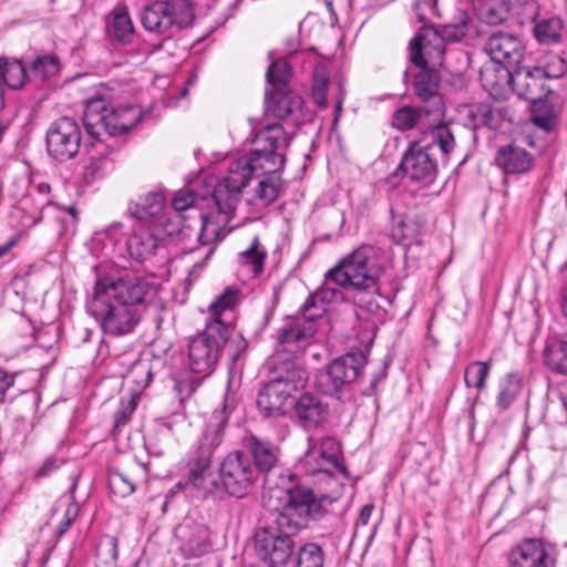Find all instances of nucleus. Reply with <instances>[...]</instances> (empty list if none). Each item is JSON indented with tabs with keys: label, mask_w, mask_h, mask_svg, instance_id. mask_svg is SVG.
Listing matches in <instances>:
<instances>
[{
	"label": "nucleus",
	"mask_w": 567,
	"mask_h": 567,
	"mask_svg": "<svg viewBox=\"0 0 567 567\" xmlns=\"http://www.w3.org/2000/svg\"><path fill=\"white\" fill-rule=\"evenodd\" d=\"M233 409L229 396L226 394L223 409L214 411L212 421L198 446L189 452L186 484L198 491L204 497L244 498L259 477L250 457L243 451L230 452L221 460L218 466V477L212 472V461L224 440V429Z\"/></svg>",
	"instance_id": "f257e3e1"
},
{
	"label": "nucleus",
	"mask_w": 567,
	"mask_h": 567,
	"mask_svg": "<svg viewBox=\"0 0 567 567\" xmlns=\"http://www.w3.org/2000/svg\"><path fill=\"white\" fill-rule=\"evenodd\" d=\"M287 501L272 514L266 526L258 528L254 537L257 557L267 567H286L296 551L295 537L308 527L310 520H319L326 509L311 487L296 484L286 489Z\"/></svg>",
	"instance_id": "f03ea898"
},
{
	"label": "nucleus",
	"mask_w": 567,
	"mask_h": 567,
	"mask_svg": "<svg viewBox=\"0 0 567 567\" xmlns=\"http://www.w3.org/2000/svg\"><path fill=\"white\" fill-rule=\"evenodd\" d=\"M251 143L255 148L229 163L227 176L219 181L213 190V199L219 214L235 212L243 189L250 177L259 169H282L286 155L281 152L289 145V138L280 123H274L259 130Z\"/></svg>",
	"instance_id": "7ed1b4c3"
},
{
	"label": "nucleus",
	"mask_w": 567,
	"mask_h": 567,
	"mask_svg": "<svg viewBox=\"0 0 567 567\" xmlns=\"http://www.w3.org/2000/svg\"><path fill=\"white\" fill-rule=\"evenodd\" d=\"M247 348L248 341L231 324L210 320L202 332L189 340L188 367L193 373L206 378L215 371L224 353L233 368Z\"/></svg>",
	"instance_id": "20e7f679"
},
{
	"label": "nucleus",
	"mask_w": 567,
	"mask_h": 567,
	"mask_svg": "<svg viewBox=\"0 0 567 567\" xmlns=\"http://www.w3.org/2000/svg\"><path fill=\"white\" fill-rule=\"evenodd\" d=\"M143 112L134 104L110 105L101 96H94L85 102L83 125L86 133L99 140L102 133L109 136L122 135L142 120Z\"/></svg>",
	"instance_id": "39448f33"
},
{
	"label": "nucleus",
	"mask_w": 567,
	"mask_h": 567,
	"mask_svg": "<svg viewBox=\"0 0 567 567\" xmlns=\"http://www.w3.org/2000/svg\"><path fill=\"white\" fill-rule=\"evenodd\" d=\"M363 351L347 352L331 362L316 375V389L326 396L342 403L351 402L354 398L353 383L367 364Z\"/></svg>",
	"instance_id": "423d86ee"
},
{
	"label": "nucleus",
	"mask_w": 567,
	"mask_h": 567,
	"mask_svg": "<svg viewBox=\"0 0 567 567\" xmlns=\"http://www.w3.org/2000/svg\"><path fill=\"white\" fill-rule=\"evenodd\" d=\"M382 271L373 247L362 246L329 269L327 277L341 289L365 291L377 289Z\"/></svg>",
	"instance_id": "0eeeda50"
},
{
	"label": "nucleus",
	"mask_w": 567,
	"mask_h": 567,
	"mask_svg": "<svg viewBox=\"0 0 567 567\" xmlns=\"http://www.w3.org/2000/svg\"><path fill=\"white\" fill-rule=\"evenodd\" d=\"M93 291L143 312L153 297L154 285L125 268L112 267L97 274Z\"/></svg>",
	"instance_id": "6e6552de"
},
{
	"label": "nucleus",
	"mask_w": 567,
	"mask_h": 567,
	"mask_svg": "<svg viewBox=\"0 0 567 567\" xmlns=\"http://www.w3.org/2000/svg\"><path fill=\"white\" fill-rule=\"evenodd\" d=\"M308 381L307 371L292 362L285 363L258 391L256 404L266 417L281 416L285 405L293 392L303 389Z\"/></svg>",
	"instance_id": "1a4fd4ad"
},
{
	"label": "nucleus",
	"mask_w": 567,
	"mask_h": 567,
	"mask_svg": "<svg viewBox=\"0 0 567 567\" xmlns=\"http://www.w3.org/2000/svg\"><path fill=\"white\" fill-rule=\"evenodd\" d=\"M421 39V35H415L409 43V60L420 69L413 81L414 94L427 106L443 113V102L439 94L441 75L436 69L443 60L439 61L430 48L420 42Z\"/></svg>",
	"instance_id": "9d476101"
},
{
	"label": "nucleus",
	"mask_w": 567,
	"mask_h": 567,
	"mask_svg": "<svg viewBox=\"0 0 567 567\" xmlns=\"http://www.w3.org/2000/svg\"><path fill=\"white\" fill-rule=\"evenodd\" d=\"M86 310L99 322L105 334L115 337L132 333L143 313L94 291L86 302Z\"/></svg>",
	"instance_id": "9b49d317"
},
{
	"label": "nucleus",
	"mask_w": 567,
	"mask_h": 567,
	"mask_svg": "<svg viewBox=\"0 0 567 567\" xmlns=\"http://www.w3.org/2000/svg\"><path fill=\"white\" fill-rule=\"evenodd\" d=\"M194 19L195 11L190 0L154 1L141 13V22L145 30L163 35L171 34L174 27H190Z\"/></svg>",
	"instance_id": "f8f14e48"
},
{
	"label": "nucleus",
	"mask_w": 567,
	"mask_h": 567,
	"mask_svg": "<svg viewBox=\"0 0 567 567\" xmlns=\"http://www.w3.org/2000/svg\"><path fill=\"white\" fill-rule=\"evenodd\" d=\"M82 131L79 123L69 116L53 121L45 135L47 151L59 163L73 159L80 151Z\"/></svg>",
	"instance_id": "ddd939ff"
},
{
	"label": "nucleus",
	"mask_w": 567,
	"mask_h": 567,
	"mask_svg": "<svg viewBox=\"0 0 567 567\" xmlns=\"http://www.w3.org/2000/svg\"><path fill=\"white\" fill-rule=\"evenodd\" d=\"M339 455L340 447L333 437L327 436L319 442L309 439V447L300 460V467L307 475L324 473L331 476L339 471L347 476L348 471L340 464Z\"/></svg>",
	"instance_id": "4468645a"
},
{
	"label": "nucleus",
	"mask_w": 567,
	"mask_h": 567,
	"mask_svg": "<svg viewBox=\"0 0 567 567\" xmlns=\"http://www.w3.org/2000/svg\"><path fill=\"white\" fill-rule=\"evenodd\" d=\"M225 236L223 227L214 223L208 215L194 209L187 214L176 240L183 244L185 249L194 251L199 246H214Z\"/></svg>",
	"instance_id": "2eb2a0df"
},
{
	"label": "nucleus",
	"mask_w": 567,
	"mask_h": 567,
	"mask_svg": "<svg viewBox=\"0 0 567 567\" xmlns=\"http://www.w3.org/2000/svg\"><path fill=\"white\" fill-rule=\"evenodd\" d=\"M432 151L433 145L431 144L422 146L419 142L411 143L404 152L398 169L412 182L423 186L433 184L439 169Z\"/></svg>",
	"instance_id": "dca6fc26"
},
{
	"label": "nucleus",
	"mask_w": 567,
	"mask_h": 567,
	"mask_svg": "<svg viewBox=\"0 0 567 567\" xmlns=\"http://www.w3.org/2000/svg\"><path fill=\"white\" fill-rule=\"evenodd\" d=\"M473 24V19L465 11H460L454 21L439 28H423L415 35H421L420 42L425 43L440 61L445 53L444 44L462 41Z\"/></svg>",
	"instance_id": "f3484780"
},
{
	"label": "nucleus",
	"mask_w": 567,
	"mask_h": 567,
	"mask_svg": "<svg viewBox=\"0 0 567 567\" xmlns=\"http://www.w3.org/2000/svg\"><path fill=\"white\" fill-rule=\"evenodd\" d=\"M504 78L513 91L522 99L535 102L547 93L546 80L549 78L542 66H524L522 63L506 72Z\"/></svg>",
	"instance_id": "a211bd4d"
},
{
	"label": "nucleus",
	"mask_w": 567,
	"mask_h": 567,
	"mask_svg": "<svg viewBox=\"0 0 567 567\" xmlns=\"http://www.w3.org/2000/svg\"><path fill=\"white\" fill-rule=\"evenodd\" d=\"M485 52L499 64L504 74L519 65L524 59L525 47L515 35L505 32L492 33L484 45Z\"/></svg>",
	"instance_id": "6ab92c4d"
},
{
	"label": "nucleus",
	"mask_w": 567,
	"mask_h": 567,
	"mask_svg": "<svg viewBox=\"0 0 567 567\" xmlns=\"http://www.w3.org/2000/svg\"><path fill=\"white\" fill-rule=\"evenodd\" d=\"M316 331L311 320L290 319L277 330V350L295 355L311 342Z\"/></svg>",
	"instance_id": "aec40b11"
},
{
	"label": "nucleus",
	"mask_w": 567,
	"mask_h": 567,
	"mask_svg": "<svg viewBox=\"0 0 567 567\" xmlns=\"http://www.w3.org/2000/svg\"><path fill=\"white\" fill-rule=\"evenodd\" d=\"M175 535L186 557H200L210 549L209 529L204 524L185 519L175 528Z\"/></svg>",
	"instance_id": "412c9836"
},
{
	"label": "nucleus",
	"mask_w": 567,
	"mask_h": 567,
	"mask_svg": "<svg viewBox=\"0 0 567 567\" xmlns=\"http://www.w3.org/2000/svg\"><path fill=\"white\" fill-rule=\"evenodd\" d=\"M243 443L258 476L267 475L278 465L280 449L269 440L249 434Z\"/></svg>",
	"instance_id": "4be33fe9"
},
{
	"label": "nucleus",
	"mask_w": 567,
	"mask_h": 567,
	"mask_svg": "<svg viewBox=\"0 0 567 567\" xmlns=\"http://www.w3.org/2000/svg\"><path fill=\"white\" fill-rule=\"evenodd\" d=\"M293 411L298 424L306 431L322 426L329 416V405L309 392L302 393L296 400Z\"/></svg>",
	"instance_id": "5701e85b"
},
{
	"label": "nucleus",
	"mask_w": 567,
	"mask_h": 567,
	"mask_svg": "<svg viewBox=\"0 0 567 567\" xmlns=\"http://www.w3.org/2000/svg\"><path fill=\"white\" fill-rule=\"evenodd\" d=\"M511 567H555V559L548 555L537 539H526L509 555Z\"/></svg>",
	"instance_id": "b1692460"
},
{
	"label": "nucleus",
	"mask_w": 567,
	"mask_h": 567,
	"mask_svg": "<svg viewBox=\"0 0 567 567\" xmlns=\"http://www.w3.org/2000/svg\"><path fill=\"white\" fill-rule=\"evenodd\" d=\"M303 100L291 86L265 90L267 112L277 118H286L302 107Z\"/></svg>",
	"instance_id": "393cba45"
},
{
	"label": "nucleus",
	"mask_w": 567,
	"mask_h": 567,
	"mask_svg": "<svg viewBox=\"0 0 567 567\" xmlns=\"http://www.w3.org/2000/svg\"><path fill=\"white\" fill-rule=\"evenodd\" d=\"M125 246L128 258L143 264L157 255L162 241L148 229L140 228L128 236Z\"/></svg>",
	"instance_id": "a878e982"
},
{
	"label": "nucleus",
	"mask_w": 567,
	"mask_h": 567,
	"mask_svg": "<svg viewBox=\"0 0 567 567\" xmlns=\"http://www.w3.org/2000/svg\"><path fill=\"white\" fill-rule=\"evenodd\" d=\"M494 162L505 174H523L532 168L534 159L525 148L508 144L498 148Z\"/></svg>",
	"instance_id": "bb28decb"
},
{
	"label": "nucleus",
	"mask_w": 567,
	"mask_h": 567,
	"mask_svg": "<svg viewBox=\"0 0 567 567\" xmlns=\"http://www.w3.org/2000/svg\"><path fill=\"white\" fill-rule=\"evenodd\" d=\"M443 113L433 110L427 105L402 106L392 116V125L400 131H409L415 127H423L429 124L430 117H440Z\"/></svg>",
	"instance_id": "cd10ccee"
},
{
	"label": "nucleus",
	"mask_w": 567,
	"mask_h": 567,
	"mask_svg": "<svg viewBox=\"0 0 567 567\" xmlns=\"http://www.w3.org/2000/svg\"><path fill=\"white\" fill-rule=\"evenodd\" d=\"M280 171L281 169H259L258 173L250 177V179H258L255 189V198L265 206L276 202L284 190Z\"/></svg>",
	"instance_id": "c85d7f7f"
},
{
	"label": "nucleus",
	"mask_w": 567,
	"mask_h": 567,
	"mask_svg": "<svg viewBox=\"0 0 567 567\" xmlns=\"http://www.w3.org/2000/svg\"><path fill=\"white\" fill-rule=\"evenodd\" d=\"M165 205V195L162 190H151L136 200H131L128 214L137 220H147L158 215Z\"/></svg>",
	"instance_id": "c756f323"
},
{
	"label": "nucleus",
	"mask_w": 567,
	"mask_h": 567,
	"mask_svg": "<svg viewBox=\"0 0 567 567\" xmlns=\"http://www.w3.org/2000/svg\"><path fill=\"white\" fill-rule=\"evenodd\" d=\"M109 39L118 44H130L135 37V30L130 14L125 9L114 10L106 20Z\"/></svg>",
	"instance_id": "7c9ffc66"
},
{
	"label": "nucleus",
	"mask_w": 567,
	"mask_h": 567,
	"mask_svg": "<svg viewBox=\"0 0 567 567\" xmlns=\"http://www.w3.org/2000/svg\"><path fill=\"white\" fill-rule=\"evenodd\" d=\"M29 79V72L22 60L17 58L0 56V81L12 90L24 86Z\"/></svg>",
	"instance_id": "2f4dec72"
},
{
	"label": "nucleus",
	"mask_w": 567,
	"mask_h": 567,
	"mask_svg": "<svg viewBox=\"0 0 567 567\" xmlns=\"http://www.w3.org/2000/svg\"><path fill=\"white\" fill-rule=\"evenodd\" d=\"M491 368V361H473L468 363L464 371V383L466 388H475L478 392L484 391ZM478 400L480 393H477L471 406L470 414L472 417L474 416V405Z\"/></svg>",
	"instance_id": "473e14b6"
},
{
	"label": "nucleus",
	"mask_w": 567,
	"mask_h": 567,
	"mask_svg": "<svg viewBox=\"0 0 567 567\" xmlns=\"http://www.w3.org/2000/svg\"><path fill=\"white\" fill-rule=\"evenodd\" d=\"M467 117L471 120L474 128L488 127L497 130L503 121L501 110L495 109L489 103H478L470 107Z\"/></svg>",
	"instance_id": "72a5a7b5"
},
{
	"label": "nucleus",
	"mask_w": 567,
	"mask_h": 567,
	"mask_svg": "<svg viewBox=\"0 0 567 567\" xmlns=\"http://www.w3.org/2000/svg\"><path fill=\"white\" fill-rule=\"evenodd\" d=\"M534 37L540 44H554L560 41L564 24L559 17H534Z\"/></svg>",
	"instance_id": "f704fd0d"
},
{
	"label": "nucleus",
	"mask_w": 567,
	"mask_h": 567,
	"mask_svg": "<svg viewBox=\"0 0 567 567\" xmlns=\"http://www.w3.org/2000/svg\"><path fill=\"white\" fill-rule=\"evenodd\" d=\"M496 406L504 412L517 400L523 390V380L518 373H508L499 381Z\"/></svg>",
	"instance_id": "c9c22d12"
},
{
	"label": "nucleus",
	"mask_w": 567,
	"mask_h": 567,
	"mask_svg": "<svg viewBox=\"0 0 567 567\" xmlns=\"http://www.w3.org/2000/svg\"><path fill=\"white\" fill-rule=\"evenodd\" d=\"M546 367L555 373L567 375V340H553L544 350Z\"/></svg>",
	"instance_id": "e433bc0d"
},
{
	"label": "nucleus",
	"mask_w": 567,
	"mask_h": 567,
	"mask_svg": "<svg viewBox=\"0 0 567 567\" xmlns=\"http://www.w3.org/2000/svg\"><path fill=\"white\" fill-rule=\"evenodd\" d=\"M509 0H481L478 14L483 22L489 25H498L505 22L509 16Z\"/></svg>",
	"instance_id": "4c0bfd02"
},
{
	"label": "nucleus",
	"mask_w": 567,
	"mask_h": 567,
	"mask_svg": "<svg viewBox=\"0 0 567 567\" xmlns=\"http://www.w3.org/2000/svg\"><path fill=\"white\" fill-rule=\"evenodd\" d=\"M61 69L56 54L47 53L38 55L29 65V76L41 81L55 76Z\"/></svg>",
	"instance_id": "58836bf2"
},
{
	"label": "nucleus",
	"mask_w": 567,
	"mask_h": 567,
	"mask_svg": "<svg viewBox=\"0 0 567 567\" xmlns=\"http://www.w3.org/2000/svg\"><path fill=\"white\" fill-rule=\"evenodd\" d=\"M266 258L267 251L260 246L257 236L254 237L250 246L238 255L240 265L250 267L255 277L262 274Z\"/></svg>",
	"instance_id": "ea45409f"
},
{
	"label": "nucleus",
	"mask_w": 567,
	"mask_h": 567,
	"mask_svg": "<svg viewBox=\"0 0 567 567\" xmlns=\"http://www.w3.org/2000/svg\"><path fill=\"white\" fill-rule=\"evenodd\" d=\"M532 103V122L546 133L554 131L557 123L554 106L543 99L536 100Z\"/></svg>",
	"instance_id": "a19ab883"
},
{
	"label": "nucleus",
	"mask_w": 567,
	"mask_h": 567,
	"mask_svg": "<svg viewBox=\"0 0 567 567\" xmlns=\"http://www.w3.org/2000/svg\"><path fill=\"white\" fill-rule=\"evenodd\" d=\"M292 69L286 59L272 61L266 71L268 89L290 86Z\"/></svg>",
	"instance_id": "79ce46f5"
},
{
	"label": "nucleus",
	"mask_w": 567,
	"mask_h": 567,
	"mask_svg": "<svg viewBox=\"0 0 567 567\" xmlns=\"http://www.w3.org/2000/svg\"><path fill=\"white\" fill-rule=\"evenodd\" d=\"M293 567H323L324 553L316 543H306L296 549Z\"/></svg>",
	"instance_id": "37998d69"
},
{
	"label": "nucleus",
	"mask_w": 567,
	"mask_h": 567,
	"mask_svg": "<svg viewBox=\"0 0 567 567\" xmlns=\"http://www.w3.org/2000/svg\"><path fill=\"white\" fill-rule=\"evenodd\" d=\"M239 289L235 287H226L224 291L210 303L209 311L212 320H221L224 312L234 310L239 302Z\"/></svg>",
	"instance_id": "c03bdc74"
},
{
	"label": "nucleus",
	"mask_w": 567,
	"mask_h": 567,
	"mask_svg": "<svg viewBox=\"0 0 567 567\" xmlns=\"http://www.w3.org/2000/svg\"><path fill=\"white\" fill-rule=\"evenodd\" d=\"M327 309V305L319 299L318 293L315 291L307 297L300 307L299 313L301 317L298 318L307 321L311 320L315 323L316 319L321 318Z\"/></svg>",
	"instance_id": "a18cd8bd"
},
{
	"label": "nucleus",
	"mask_w": 567,
	"mask_h": 567,
	"mask_svg": "<svg viewBox=\"0 0 567 567\" xmlns=\"http://www.w3.org/2000/svg\"><path fill=\"white\" fill-rule=\"evenodd\" d=\"M329 75L326 69L320 68L313 71V83H312V100L317 106H326L327 92L329 86Z\"/></svg>",
	"instance_id": "49530a36"
},
{
	"label": "nucleus",
	"mask_w": 567,
	"mask_h": 567,
	"mask_svg": "<svg viewBox=\"0 0 567 567\" xmlns=\"http://www.w3.org/2000/svg\"><path fill=\"white\" fill-rule=\"evenodd\" d=\"M113 168V163L107 156L92 157L84 169V178L86 183H93L102 178Z\"/></svg>",
	"instance_id": "de8ad7c7"
},
{
	"label": "nucleus",
	"mask_w": 567,
	"mask_h": 567,
	"mask_svg": "<svg viewBox=\"0 0 567 567\" xmlns=\"http://www.w3.org/2000/svg\"><path fill=\"white\" fill-rule=\"evenodd\" d=\"M109 485L114 493L120 494L122 497L131 495L136 488L132 478L118 470H112L110 472Z\"/></svg>",
	"instance_id": "09e8293b"
},
{
	"label": "nucleus",
	"mask_w": 567,
	"mask_h": 567,
	"mask_svg": "<svg viewBox=\"0 0 567 567\" xmlns=\"http://www.w3.org/2000/svg\"><path fill=\"white\" fill-rule=\"evenodd\" d=\"M187 214L171 213L165 215L159 224L162 231L172 239H177L184 225Z\"/></svg>",
	"instance_id": "8fccbe9b"
},
{
	"label": "nucleus",
	"mask_w": 567,
	"mask_h": 567,
	"mask_svg": "<svg viewBox=\"0 0 567 567\" xmlns=\"http://www.w3.org/2000/svg\"><path fill=\"white\" fill-rule=\"evenodd\" d=\"M118 542L113 536H104L96 546V556L105 564L114 563L118 557Z\"/></svg>",
	"instance_id": "3c124183"
},
{
	"label": "nucleus",
	"mask_w": 567,
	"mask_h": 567,
	"mask_svg": "<svg viewBox=\"0 0 567 567\" xmlns=\"http://www.w3.org/2000/svg\"><path fill=\"white\" fill-rule=\"evenodd\" d=\"M431 136L432 144L437 145L443 154H449L455 146L454 136L446 125L435 126Z\"/></svg>",
	"instance_id": "603ef678"
},
{
	"label": "nucleus",
	"mask_w": 567,
	"mask_h": 567,
	"mask_svg": "<svg viewBox=\"0 0 567 567\" xmlns=\"http://www.w3.org/2000/svg\"><path fill=\"white\" fill-rule=\"evenodd\" d=\"M128 377L141 389H145L152 382L151 364L146 361H140L132 365Z\"/></svg>",
	"instance_id": "864d4df0"
},
{
	"label": "nucleus",
	"mask_w": 567,
	"mask_h": 567,
	"mask_svg": "<svg viewBox=\"0 0 567 567\" xmlns=\"http://www.w3.org/2000/svg\"><path fill=\"white\" fill-rule=\"evenodd\" d=\"M392 237L396 243L412 238L414 235V225L402 216L392 215Z\"/></svg>",
	"instance_id": "5fc2aeb1"
},
{
	"label": "nucleus",
	"mask_w": 567,
	"mask_h": 567,
	"mask_svg": "<svg viewBox=\"0 0 567 567\" xmlns=\"http://www.w3.org/2000/svg\"><path fill=\"white\" fill-rule=\"evenodd\" d=\"M331 284L334 282L332 281V279L327 277L326 272L322 285L316 290V292L319 296V299H321V301H323L327 305V307L332 302L343 300V292L340 289L332 287Z\"/></svg>",
	"instance_id": "6e6d98bb"
},
{
	"label": "nucleus",
	"mask_w": 567,
	"mask_h": 567,
	"mask_svg": "<svg viewBox=\"0 0 567 567\" xmlns=\"http://www.w3.org/2000/svg\"><path fill=\"white\" fill-rule=\"evenodd\" d=\"M135 409V399H131L127 402H121V408L114 413V426L117 429L126 425Z\"/></svg>",
	"instance_id": "4d7b16f0"
},
{
	"label": "nucleus",
	"mask_w": 567,
	"mask_h": 567,
	"mask_svg": "<svg viewBox=\"0 0 567 567\" xmlns=\"http://www.w3.org/2000/svg\"><path fill=\"white\" fill-rule=\"evenodd\" d=\"M80 507L75 502H72L65 509L64 517L58 526L56 537L61 538L68 529L71 527L75 518L78 517Z\"/></svg>",
	"instance_id": "13d9d810"
},
{
	"label": "nucleus",
	"mask_w": 567,
	"mask_h": 567,
	"mask_svg": "<svg viewBox=\"0 0 567 567\" xmlns=\"http://www.w3.org/2000/svg\"><path fill=\"white\" fill-rule=\"evenodd\" d=\"M198 383L190 379H181L175 380L174 384V391L176 392V396L178 398L179 402H184L190 395L195 392Z\"/></svg>",
	"instance_id": "bf43d9fd"
},
{
	"label": "nucleus",
	"mask_w": 567,
	"mask_h": 567,
	"mask_svg": "<svg viewBox=\"0 0 567 567\" xmlns=\"http://www.w3.org/2000/svg\"><path fill=\"white\" fill-rule=\"evenodd\" d=\"M195 195L190 190L178 192L173 198L172 205L175 213H183L192 208Z\"/></svg>",
	"instance_id": "052dcab7"
},
{
	"label": "nucleus",
	"mask_w": 567,
	"mask_h": 567,
	"mask_svg": "<svg viewBox=\"0 0 567 567\" xmlns=\"http://www.w3.org/2000/svg\"><path fill=\"white\" fill-rule=\"evenodd\" d=\"M413 10L420 22H425L435 11L434 0H416Z\"/></svg>",
	"instance_id": "680f3d73"
},
{
	"label": "nucleus",
	"mask_w": 567,
	"mask_h": 567,
	"mask_svg": "<svg viewBox=\"0 0 567 567\" xmlns=\"http://www.w3.org/2000/svg\"><path fill=\"white\" fill-rule=\"evenodd\" d=\"M63 464L62 460L56 457H48L43 464L37 470L38 477H45Z\"/></svg>",
	"instance_id": "e2e57ef3"
},
{
	"label": "nucleus",
	"mask_w": 567,
	"mask_h": 567,
	"mask_svg": "<svg viewBox=\"0 0 567 567\" xmlns=\"http://www.w3.org/2000/svg\"><path fill=\"white\" fill-rule=\"evenodd\" d=\"M494 72L488 69L481 71V80L483 86L485 87V90L489 91L491 94H493L494 92L498 93L499 84L497 81H494Z\"/></svg>",
	"instance_id": "0e129e2a"
},
{
	"label": "nucleus",
	"mask_w": 567,
	"mask_h": 567,
	"mask_svg": "<svg viewBox=\"0 0 567 567\" xmlns=\"http://www.w3.org/2000/svg\"><path fill=\"white\" fill-rule=\"evenodd\" d=\"M16 374L0 368V394H6L14 385Z\"/></svg>",
	"instance_id": "69168bd1"
},
{
	"label": "nucleus",
	"mask_w": 567,
	"mask_h": 567,
	"mask_svg": "<svg viewBox=\"0 0 567 567\" xmlns=\"http://www.w3.org/2000/svg\"><path fill=\"white\" fill-rule=\"evenodd\" d=\"M215 246H210L206 251L205 256L203 257V259L193 265L192 269L189 270L190 278L196 279L199 277L203 267L206 265L207 260L213 256Z\"/></svg>",
	"instance_id": "338daca9"
},
{
	"label": "nucleus",
	"mask_w": 567,
	"mask_h": 567,
	"mask_svg": "<svg viewBox=\"0 0 567 567\" xmlns=\"http://www.w3.org/2000/svg\"><path fill=\"white\" fill-rule=\"evenodd\" d=\"M553 396L559 402L563 411L566 414V424H567V393L561 390L553 391Z\"/></svg>",
	"instance_id": "774afa93"
}]
</instances>
